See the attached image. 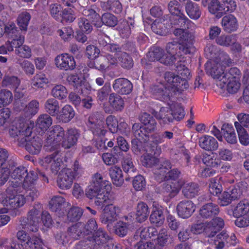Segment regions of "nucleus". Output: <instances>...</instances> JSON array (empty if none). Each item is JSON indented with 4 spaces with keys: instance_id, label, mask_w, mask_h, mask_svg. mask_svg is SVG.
<instances>
[{
    "instance_id": "nucleus-1",
    "label": "nucleus",
    "mask_w": 249,
    "mask_h": 249,
    "mask_svg": "<svg viewBox=\"0 0 249 249\" xmlns=\"http://www.w3.org/2000/svg\"><path fill=\"white\" fill-rule=\"evenodd\" d=\"M164 78L165 85L160 83L150 87L151 92L161 101L166 102L177 92L181 93L189 87L188 82L181 80L179 75L173 72L166 71Z\"/></svg>"
},
{
    "instance_id": "nucleus-2",
    "label": "nucleus",
    "mask_w": 249,
    "mask_h": 249,
    "mask_svg": "<svg viewBox=\"0 0 249 249\" xmlns=\"http://www.w3.org/2000/svg\"><path fill=\"white\" fill-rule=\"evenodd\" d=\"M173 34L179 38L180 42L173 40L166 44L165 50L169 54L175 56L178 53L181 55V53L187 54L193 53L194 36L191 33L183 29L176 28Z\"/></svg>"
},
{
    "instance_id": "nucleus-3",
    "label": "nucleus",
    "mask_w": 249,
    "mask_h": 249,
    "mask_svg": "<svg viewBox=\"0 0 249 249\" xmlns=\"http://www.w3.org/2000/svg\"><path fill=\"white\" fill-rule=\"evenodd\" d=\"M44 147L47 151L56 150L65 136L64 129L60 125L52 126L46 132Z\"/></svg>"
},
{
    "instance_id": "nucleus-4",
    "label": "nucleus",
    "mask_w": 249,
    "mask_h": 249,
    "mask_svg": "<svg viewBox=\"0 0 249 249\" xmlns=\"http://www.w3.org/2000/svg\"><path fill=\"white\" fill-rule=\"evenodd\" d=\"M110 239L106 231L101 228L97 229L92 237L88 236L84 240L79 242L77 248L83 249H97L100 245H103Z\"/></svg>"
},
{
    "instance_id": "nucleus-5",
    "label": "nucleus",
    "mask_w": 249,
    "mask_h": 249,
    "mask_svg": "<svg viewBox=\"0 0 249 249\" xmlns=\"http://www.w3.org/2000/svg\"><path fill=\"white\" fill-rule=\"evenodd\" d=\"M40 216V210L34 207L28 212L27 217L20 218L19 222L22 228L27 232H37L39 229Z\"/></svg>"
},
{
    "instance_id": "nucleus-6",
    "label": "nucleus",
    "mask_w": 249,
    "mask_h": 249,
    "mask_svg": "<svg viewBox=\"0 0 249 249\" xmlns=\"http://www.w3.org/2000/svg\"><path fill=\"white\" fill-rule=\"evenodd\" d=\"M56 67L62 71H72L76 66V62L73 56L67 53L57 55L54 59Z\"/></svg>"
},
{
    "instance_id": "nucleus-7",
    "label": "nucleus",
    "mask_w": 249,
    "mask_h": 249,
    "mask_svg": "<svg viewBox=\"0 0 249 249\" xmlns=\"http://www.w3.org/2000/svg\"><path fill=\"white\" fill-rule=\"evenodd\" d=\"M120 209L112 203L107 205L103 210L100 215V220L103 224H111L117 219Z\"/></svg>"
},
{
    "instance_id": "nucleus-8",
    "label": "nucleus",
    "mask_w": 249,
    "mask_h": 249,
    "mask_svg": "<svg viewBox=\"0 0 249 249\" xmlns=\"http://www.w3.org/2000/svg\"><path fill=\"white\" fill-rule=\"evenodd\" d=\"M171 168L172 164L170 160L161 159L160 163L155 169L154 172L155 179L160 183L167 181L168 170Z\"/></svg>"
},
{
    "instance_id": "nucleus-9",
    "label": "nucleus",
    "mask_w": 249,
    "mask_h": 249,
    "mask_svg": "<svg viewBox=\"0 0 249 249\" xmlns=\"http://www.w3.org/2000/svg\"><path fill=\"white\" fill-rule=\"evenodd\" d=\"M80 136V131L75 128H70L65 132V136L61 144L64 149H68L76 145Z\"/></svg>"
},
{
    "instance_id": "nucleus-10",
    "label": "nucleus",
    "mask_w": 249,
    "mask_h": 249,
    "mask_svg": "<svg viewBox=\"0 0 249 249\" xmlns=\"http://www.w3.org/2000/svg\"><path fill=\"white\" fill-rule=\"evenodd\" d=\"M219 212V207L217 204L210 202L201 207L199 211V215L203 220H210L217 216Z\"/></svg>"
},
{
    "instance_id": "nucleus-11",
    "label": "nucleus",
    "mask_w": 249,
    "mask_h": 249,
    "mask_svg": "<svg viewBox=\"0 0 249 249\" xmlns=\"http://www.w3.org/2000/svg\"><path fill=\"white\" fill-rule=\"evenodd\" d=\"M112 88L116 93L127 95L132 91L133 85L128 79L124 78H119L114 81Z\"/></svg>"
},
{
    "instance_id": "nucleus-12",
    "label": "nucleus",
    "mask_w": 249,
    "mask_h": 249,
    "mask_svg": "<svg viewBox=\"0 0 249 249\" xmlns=\"http://www.w3.org/2000/svg\"><path fill=\"white\" fill-rule=\"evenodd\" d=\"M71 169L67 168L62 170L59 174L57 179L58 187L62 189H70L75 178L72 175Z\"/></svg>"
},
{
    "instance_id": "nucleus-13",
    "label": "nucleus",
    "mask_w": 249,
    "mask_h": 249,
    "mask_svg": "<svg viewBox=\"0 0 249 249\" xmlns=\"http://www.w3.org/2000/svg\"><path fill=\"white\" fill-rule=\"evenodd\" d=\"M196 210V205L191 200H184L180 201L177 206L178 216L182 218L190 217Z\"/></svg>"
},
{
    "instance_id": "nucleus-14",
    "label": "nucleus",
    "mask_w": 249,
    "mask_h": 249,
    "mask_svg": "<svg viewBox=\"0 0 249 249\" xmlns=\"http://www.w3.org/2000/svg\"><path fill=\"white\" fill-rule=\"evenodd\" d=\"M122 166L124 172L126 174L125 179L129 181L131 178L137 174V170L134 168L132 162L131 155L125 153L122 158Z\"/></svg>"
},
{
    "instance_id": "nucleus-15",
    "label": "nucleus",
    "mask_w": 249,
    "mask_h": 249,
    "mask_svg": "<svg viewBox=\"0 0 249 249\" xmlns=\"http://www.w3.org/2000/svg\"><path fill=\"white\" fill-rule=\"evenodd\" d=\"M24 42V36L19 37V38L16 40H12V44L14 48H15V53L18 55L20 58H29L31 55V50L26 45H23Z\"/></svg>"
},
{
    "instance_id": "nucleus-16",
    "label": "nucleus",
    "mask_w": 249,
    "mask_h": 249,
    "mask_svg": "<svg viewBox=\"0 0 249 249\" xmlns=\"http://www.w3.org/2000/svg\"><path fill=\"white\" fill-rule=\"evenodd\" d=\"M224 225V222L220 217H215L206 223V236L208 237H213L217 232L220 231Z\"/></svg>"
},
{
    "instance_id": "nucleus-17",
    "label": "nucleus",
    "mask_w": 249,
    "mask_h": 249,
    "mask_svg": "<svg viewBox=\"0 0 249 249\" xmlns=\"http://www.w3.org/2000/svg\"><path fill=\"white\" fill-rule=\"evenodd\" d=\"M42 177L43 179L48 182V179L45 175L40 172L37 173L36 171H31L27 174L22 183L24 189H31L35 186L38 177Z\"/></svg>"
},
{
    "instance_id": "nucleus-18",
    "label": "nucleus",
    "mask_w": 249,
    "mask_h": 249,
    "mask_svg": "<svg viewBox=\"0 0 249 249\" xmlns=\"http://www.w3.org/2000/svg\"><path fill=\"white\" fill-rule=\"evenodd\" d=\"M151 113L157 120L162 121L164 124L173 123L175 120L170 107H162L159 112L153 109Z\"/></svg>"
},
{
    "instance_id": "nucleus-19",
    "label": "nucleus",
    "mask_w": 249,
    "mask_h": 249,
    "mask_svg": "<svg viewBox=\"0 0 249 249\" xmlns=\"http://www.w3.org/2000/svg\"><path fill=\"white\" fill-rule=\"evenodd\" d=\"M66 203L63 197L59 196H54L49 202V208L58 216L61 217L65 214L62 208Z\"/></svg>"
},
{
    "instance_id": "nucleus-20",
    "label": "nucleus",
    "mask_w": 249,
    "mask_h": 249,
    "mask_svg": "<svg viewBox=\"0 0 249 249\" xmlns=\"http://www.w3.org/2000/svg\"><path fill=\"white\" fill-rule=\"evenodd\" d=\"M168 15H166L161 18L155 19L151 24V29L155 33L163 36L166 33L167 25L169 22Z\"/></svg>"
},
{
    "instance_id": "nucleus-21",
    "label": "nucleus",
    "mask_w": 249,
    "mask_h": 249,
    "mask_svg": "<svg viewBox=\"0 0 249 249\" xmlns=\"http://www.w3.org/2000/svg\"><path fill=\"white\" fill-rule=\"evenodd\" d=\"M207 61L205 64V70L207 74L211 75L214 79H219L221 82L222 75L224 73L223 67L217 62Z\"/></svg>"
},
{
    "instance_id": "nucleus-22",
    "label": "nucleus",
    "mask_w": 249,
    "mask_h": 249,
    "mask_svg": "<svg viewBox=\"0 0 249 249\" xmlns=\"http://www.w3.org/2000/svg\"><path fill=\"white\" fill-rule=\"evenodd\" d=\"M200 147L208 151H215L218 147L217 141L214 137L210 135H203L198 139Z\"/></svg>"
},
{
    "instance_id": "nucleus-23",
    "label": "nucleus",
    "mask_w": 249,
    "mask_h": 249,
    "mask_svg": "<svg viewBox=\"0 0 249 249\" xmlns=\"http://www.w3.org/2000/svg\"><path fill=\"white\" fill-rule=\"evenodd\" d=\"M54 152L52 154L46 156L44 159V162L46 163L51 164V168L53 173H57L60 169V166L62 163L59 152L57 150H54Z\"/></svg>"
},
{
    "instance_id": "nucleus-24",
    "label": "nucleus",
    "mask_w": 249,
    "mask_h": 249,
    "mask_svg": "<svg viewBox=\"0 0 249 249\" xmlns=\"http://www.w3.org/2000/svg\"><path fill=\"white\" fill-rule=\"evenodd\" d=\"M221 24L223 30L229 33L236 31L238 26L237 18L231 14H229L223 17L222 19Z\"/></svg>"
},
{
    "instance_id": "nucleus-25",
    "label": "nucleus",
    "mask_w": 249,
    "mask_h": 249,
    "mask_svg": "<svg viewBox=\"0 0 249 249\" xmlns=\"http://www.w3.org/2000/svg\"><path fill=\"white\" fill-rule=\"evenodd\" d=\"M140 122L143 124L149 132H154L157 130V123L153 116L150 114L143 112H142L139 116Z\"/></svg>"
},
{
    "instance_id": "nucleus-26",
    "label": "nucleus",
    "mask_w": 249,
    "mask_h": 249,
    "mask_svg": "<svg viewBox=\"0 0 249 249\" xmlns=\"http://www.w3.org/2000/svg\"><path fill=\"white\" fill-rule=\"evenodd\" d=\"M25 202L23 196L13 195L9 197L6 196L3 205L10 209H16L22 206Z\"/></svg>"
},
{
    "instance_id": "nucleus-27",
    "label": "nucleus",
    "mask_w": 249,
    "mask_h": 249,
    "mask_svg": "<svg viewBox=\"0 0 249 249\" xmlns=\"http://www.w3.org/2000/svg\"><path fill=\"white\" fill-rule=\"evenodd\" d=\"M185 12L191 19L196 20L201 16V11L197 3L188 0L185 4Z\"/></svg>"
},
{
    "instance_id": "nucleus-28",
    "label": "nucleus",
    "mask_w": 249,
    "mask_h": 249,
    "mask_svg": "<svg viewBox=\"0 0 249 249\" xmlns=\"http://www.w3.org/2000/svg\"><path fill=\"white\" fill-rule=\"evenodd\" d=\"M132 130L136 138L141 140L144 142H147L149 139V134L151 133L139 123L134 124Z\"/></svg>"
},
{
    "instance_id": "nucleus-29",
    "label": "nucleus",
    "mask_w": 249,
    "mask_h": 249,
    "mask_svg": "<svg viewBox=\"0 0 249 249\" xmlns=\"http://www.w3.org/2000/svg\"><path fill=\"white\" fill-rule=\"evenodd\" d=\"M191 23L192 21L182 12L171 19V24L178 26L180 27V29L188 33L189 32L186 29L189 28Z\"/></svg>"
},
{
    "instance_id": "nucleus-30",
    "label": "nucleus",
    "mask_w": 249,
    "mask_h": 249,
    "mask_svg": "<svg viewBox=\"0 0 249 249\" xmlns=\"http://www.w3.org/2000/svg\"><path fill=\"white\" fill-rule=\"evenodd\" d=\"M57 115V119L64 123L69 122L75 116V111L73 108L69 105H66L59 112Z\"/></svg>"
},
{
    "instance_id": "nucleus-31",
    "label": "nucleus",
    "mask_w": 249,
    "mask_h": 249,
    "mask_svg": "<svg viewBox=\"0 0 249 249\" xmlns=\"http://www.w3.org/2000/svg\"><path fill=\"white\" fill-rule=\"evenodd\" d=\"M150 213L147 205L143 202H139L136 207V220L138 222L142 223L145 221Z\"/></svg>"
},
{
    "instance_id": "nucleus-32",
    "label": "nucleus",
    "mask_w": 249,
    "mask_h": 249,
    "mask_svg": "<svg viewBox=\"0 0 249 249\" xmlns=\"http://www.w3.org/2000/svg\"><path fill=\"white\" fill-rule=\"evenodd\" d=\"M248 184L245 181H241L238 183L231 189H229V193L233 200L241 198L243 193L247 191Z\"/></svg>"
},
{
    "instance_id": "nucleus-33",
    "label": "nucleus",
    "mask_w": 249,
    "mask_h": 249,
    "mask_svg": "<svg viewBox=\"0 0 249 249\" xmlns=\"http://www.w3.org/2000/svg\"><path fill=\"white\" fill-rule=\"evenodd\" d=\"M83 14L88 18V20L95 27H102L101 17L94 9L91 8L85 9L83 11Z\"/></svg>"
},
{
    "instance_id": "nucleus-34",
    "label": "nucleus",
    "mask_w": 249,
    "mask_h": 249,
    "mask_svg": "<svg viewBox=\"0 0 249 249\" xmlns=\"http://www.w3.org/2000/svg\"><path fill=\"white\" fill-rule=\"evenodd\" d=\"M23 245L25 249H43L44 244L40 235H32Z\"/></svg>"
},
{
    "instance_id": "nucleus-35",
    "label": "nucleus",
    "mask_w": 249,
    "mask_h": 249,
    "mask_svg": "<svg viewBox=\"0 0 249 249\" xmlns=\"http://www.w3.org/2000/svg\"><path fill=\"white\" fill-rule=\"evenodd\" d=\"M105 117L103 113L101 111H95L92 112L89 117L88 126L90 129L103 125Z\"/></svg>"
},
{
    "instance_id": "nucleus-36",
    "label": "nucleus",
    "mask_w": 249,
    "mask_h": 249,
    "mask_svg": "<svg viewBox=\"0 0 249 249\" xmlns=\"http://www.w3.org/2000/svg\"><path fill=\"white\" fill-rule=\"evenodd\" d=\"M232 207L234 217L245 215L249 212V201L247 200L240 201L236 206H232Z\"/></svg>"
},
{
    "instance_id": "nucleus-37",
    "label": "nucleus",
    "mask_w": 249,
    "mask_h": 249,
    "mask_svg": "<svg viewBox=\"0 0 249 249\" xmlns=\"http://www.w3.org/2000/svg\"><path fill=\"white\" fill-rule=\"evenodd\" d=\"M221 129L224 138L228 143L234 144L237 142L236 134L231 125L225 124Z\"/></svg>"
},
{
    "instance_id": "nucleus-38",
    "label": "nucleus",
    "mask_w": 249,
    "mask_h": 249,
    "mask_svg": "<svg viewBox=\"0 0 249 249\" xmlns=\"http://www.w3.org/2000/svg\"><path fill=\"white\" fill-rule=\"evenodd\" d=\"M42 147V140L39 137H31L26 145V150L32 154H38Z\"/></svg>"
},
{
    "instance_id": "nucleus-39",
    "label": "nucleus",
    "mask_w": 249,
    "mask_h": 249,
    "mask_svg": "<svg viewBox=\"0 0 249 249\" xmlns=\"http://www.w3.org/2000/svg\"><path fill=\"white\" fill-rule=\"evenodd\" d=\"M109 174L113 183L116 186H121L124 183V179L122 171L116 166L111 167L109 170Z\"/></svg>"
},
{
    "instance_id": "nucleus-40",
    "label": "nucleus",
    "mask_w": 249,
    "mask_h": 249,
    "mask_svg": "<svg viewBox=\"0 0 249 249\" xmlns=\"http://www.w3.org/2000/svg\"><path fill=\"white\" fill-rule=\"evenodd\" d=\"M102 8L115 14L120 13L123 9L121 3L119 0H108L101 3Z\"/></svg>"
},
{
    "instance_id": "nucleus-41",
    "label": "nucleus",
    "mask_w": 249,
    "mask_h": 249,
    "mask_svg": "<svg viewBox=\"0 0 249 249\" xmlns=\"http://www.w3.org/2000/svg\"><path fill=\"white\" fill-rule=\"evenodd\" d=\"M241 74L240 71L237 68H231L225 71H224L221 78V82L223 84H226L228 81L238 80Z\"/></svg>"
},
{
    "instance_id": "nucleus-42",
    "label": "nucleus",
    "mask_w": 249,
    "mask_h": 249,
    "mask_svg": "<svg viewBox=\"0 0 249 249\" xmlns=\"http://www.w3.org/2000/svg\"><path fill=\"white\" fill-rule=\"evenodd\" d=\"M108 103L110 106L116 111H121L124 108V99L119 94L115 92L109 94Z\"/></svg>"
},
{
    "instance_id": "nucleus-43",
    "label": "nucleus",
    "mask_w": 249,
    "mask_h": 249,
    "mask_svg": "<svg viewBox=\"0 0 249 249\" xmlns=\"http://www.w3.org/2000/svg\"><path fill=\"white\" fill-rule=\"evenodd\" d=\"M200 187L198 184L190 182L184 185L182 193L185 197L192 198L198 195Z\"/></svg>"
},
{
    "instance_id": "nucleus-44",
    "label": "nucleus",
    "mask_w": 249,
    "mask_h": 249,
    "mask_svg": "<svg viewBox=\"0 0 249 249\" xmlns=\"http://www.w3.org/2000/svg\"><path fill=\"white\" fill-rule=\"evenodd\" d=\"M44 108L48 114L52 116H56L59 112V103L55 98H49L44 104Z\"/></svg>"
},
{
    "instance_id": "nucleus-45",
    "label": "nucleus",
    "mask_w": 249,
    "mask_h": 249,
    "mask_svg": "<svg viewBox=\"0 0 249 249\" xmlns=\"http://www.w3.org/2000/svg\"><path fill=\"white\" fill-rule=\"evenodd\" d=\"M4 33L8 36L9 38H11L13 40H16L22 37L23 35L21 34L20 31L18 30L17 27L14 23H8L4 25Z\"/></svg>"
},
{
    "instance_id": "nucleus-46",
    "label": "nucleus",
    "mask_w": 249,
    "mask_h": 249,
    "mask_svg": "<svg viewBox=\"0 0 249 249\" xmlns=\"http://www.w3.org/2000/svg\"><path fill=\"white\" fill-rule=\"evenodd\" d=\"M208 9L209 12L212 14L215 15V17L218 18H221L225 14L221 1L218 0H212L209 4Z\"/></svg>"
},
{
    "instance_id": "nucleus-47",
    "label": "nucleus",
    "mask_w": 249,
    "mask_h": 249,
    "mask_svg": "<svg viewBox=\"0 0 249 249\" xmlns=\"http://www.w3.org/2000/svg\"><path fill=\"white\" fill-rule=\"evenodd\" d=\"M53 120L49 114H43L38 117L36 125L43 131L47 130L52 124Z\"/></svg>"
},
{
    "instance_id": "nucleus-48",
    "label": "nucleus",
    "mask_w": 249,
    "mask_h": 249,
    "mask_svg": "<svg viewBox=\"0 0 249 249\" xmlns=\"http://www.w3.org/2000/svg\"><path fill=\"white\" fill-rule=\"evenodd\" d=\"M107 60L105 55L101 54L92 61H91L89 66L90 68H94L100 71H103L107 68Z\"/></svg>"
},
{
    "instance_id": "nucleus-49",
    "label": "nucleus",
    "mask_w": 249,
    "mask_h": 249,
    "mask_svg": "<svg viewBox=\"0 0 249 249\" xmlns=\"http://www.w3.org/2000/svg\"><path fill=\"white\" fill-rule=\"evenodd\" d=\"M96 205L99 206H106L111 203L112 200L109 197V193L107 191L102 190L100 192L95 199Z\"/></svg>"
},
{
    "instance_id": "nucleus-50",
    "label": "nucleus",
    "mask_w": 249,
    "mask_h": 249,
    "mask_svg": "<svg viewBox=\"0 0 249 249\" xmlns=\"http://www.w3.org/2000/svg\"><path fill=\"white\" fill-rule=\"evenodd\" d=\"M173 158L181 165L187 166L190 165V157L188 151L185 149H182L175 155Z\"/></svg>"
},
{
    "instance_id": "nucleus-51",
    "label": "nucleus",
    "mask_w": 249,
    "mask_h": 249,
    "mask_svg": "<svg viewBox=\"0 0 249 249\" xmlns=\"http://www.w3.org/2000/svg\"><path fill=\"white\" fill-rule=\"evenodd\" d=\"M14 62L19 65L27 74L33 75L34 73V66L29 61L19 57H16L14 59Z\"/></svg>"
},
{
    "instance_id": "nucleus-52",
    "label": "nucleus",
    "mask_w": 249,
    "mask_h": 249,
    "mask_svg": "<svg viewBox=\"0 0 249 249\" xmlns=\"http://www.w3.org/2000/svg\"><path fill=\"white\" fill-rule=\"evenodd\" d=\"M31 18L30 14L27 12H23L18 15L17 23L21 31L25 32L27 31Z\"/></svg>"
},
{
    "instance_id": "nucleus-53",
    "label": "nucleus",
    "mask_w": 249,
    "mask_h": 249,
    "mask_svg": "<svg viewBox=\"0 0 249 249\" xmlns=\"http://www.w3.org/2000/svg\"><path fill=\"white\" fill-rule=\"evenodd\" d=\"M91 185L101 191L104 189L107 190L110 187L109 182L106 180H103L102 176L99 173H96L94 175Z\"/></svg>"
},
{
    "instance_id": "nucleus-54",
    "label": "nucleus",
    "mask_w": 249,
    "mask_h": 249,
    "mask_svg": "<svg viewBox=\"0 0 249 249\" xmlns=\"http://www.w3.org/2000/svg\"><path fill=\"white\" fill-rule=\"evenodd\" d=\"M160 160L156 156L146 153L141 157V162L143 166L150 168L153 166H157Z\"/></svg>"
},
{
    "instance_id": "nucleus-55",
    "label": "nucleus",
    "mask_w": 249,
    "mask_h": 249,
    "mask_svg": "<svg viewBox=\"0 0 249 249\" xmlns=\"http://www.w3.org/2000/svg\"><path fill=\"white\" fill-rule=\"evenodd\" d=\"M204 52L206 57L209 60L208 61H212L215 60L219 53V50L216 45L209 42L207 43L204 49Z\"/></svg>"
},
{
    "instance_id": "nucleus-56",
    "label": "nucleus",
    "mask_w": 249,
    "mask_h": 249,
    "mask_svg": "<svg viewBox=\"0 0 249 249\" xmlns=\"http://www.w3.org/2000/svg\"><path fill=\"white\" fill-rule=\"evenodd\" d=\"M69 235L72 238L77 240L83 237L85 235L83 228V225L80 223H77L68 229Z\"/></svg>"
},
{
    "instance_id": "nucleus-57",
    "label": "nucleus",
    "mask_w": 249,
    "mask_h": 249,
    "mask_svg": "<svg viewBox=\"0 0 249 249\" xmlns=\"http://www.w3.org/2000/svg\"><path fill=\"white\" fill-rule=\"evenodd\" d=\"M118 62L124 69H130L133 66V60L126 53L123 52L118 57Z\"/></svg>"
},
{
    "instance_id": "nucleus-58",
    "label": "nucleus",
    "mask_w": 249,
    "mask_h": 249,
    "mask_svg": "<svg viewBox=\"0 0 249 249\" xmlns=\"http://www.w3.org/2000/svg\"><path fill=\"white\" fill-rule=\"evenodd\" d=\"M170 107L176 121H179L184 118V110L180 104L173 103L170 106Z\"/></svg>"
},
{
    "instance_id": "nucleus-59",
    "label": "nucleus",
    "mask_w": 249,
    "mask_h": 249,
    "mask_svg": "<svg viewBox=\"0 0 249 249\" xmlns=\"http://www.w3.org/2000/svg\"><path fill=\"white\" fill-rule=\"evenodd\" d=\"M176 71L178 73V75L180 77L181 80H183L186 82L187 79L190 77V72L189 70L185 66L184 62H178L176 65Z\"/></svg>"
},
{
    "instance_id": "nucleus-60",
    "label": "nucleus",
    "mask_w": 249,
    "mask_h": 249,
    "mask_svg": "<svg viewBox=\"0 0 249 249\" xmlns=\"http://www.w3.org/2000/svg\"><path fill=\"white\" fill-rule=\"evenodd\" d=\"M32 87L42 88L48 83L49 80L45 74L42 73L36 74L32 80Z\"/></svg>"
},
{
    "instance_id": "nucleus-61",
    "label": "nucleus",
    "mask_w": 249,
    "mask_h": 249,
    "mask_svg": "<svg viewBox=\"0 0 249 249\" xmlns=\"http://www.w3.org/2000/svg\"><path fill=\"white\" fill-rule=\"evenodd\" d=\"M134 23L123 21L119 25V30L120 35L123 38H127L131 33V29L134 28Z\"/></svg>"
},
{
    "instance_id": "nucleus-62",
    "label": "nucleus",
    "mask_w": 249,
    "mask_h": 249,
    "mask_svg": "<svg viewBox=\"0 0 249 249\" xmlns=\"http://www.w3.org/2000/svg\"><path fill=\"white\" fill-rule=\"evenodd\" d=\"M202 161L206 166L213 168L218 167L221 162L220 160L213 153L211 155H203Z\"/></svg>"
},
{
    "instance_id": "nucleus-63",
    "label": "nucleus",
    "mask_w": 249,
    "mask_h": 249,
    "mask_svg": "<svg viewBox=\"0 0 249 249\" xmlns=\"http://www.w3.org/2000/svg\"><path fill=\"white\" fill-rule=\"evenodd\" d=\"M83 213L82 209L78 207L71 208L67 213L68 220L71 222H76L80 219Z\"/></svg>"
},
{
    "instance_id": "nucleus-64",
    "label": "nucleus",
    "mask_w": 249,
    "mask_h": 249,
    "mask_svg": "<svg viewBox=\"0 0 249 249\" xmlns=\"http://www.w3.org/2000/svg\"><path fill=\"white\" fill-rule=\"evenodd\" d=\"M51 95L55 98L62 100L66 98L67 90L63 85H57L52 89Z\"/></svg>"
}]
</instances>
